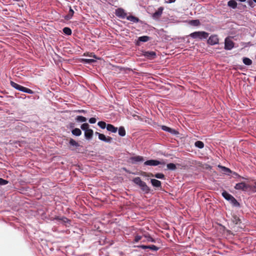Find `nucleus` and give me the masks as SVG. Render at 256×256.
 Listing matches in <instances>:
<instances>
[{
    "instance_id": "16",
    "label": "nucleus",
    "mask_w": 256,
    "mask_h": 256,
    "mask_svg": "<svg viewBox=\"0 0 256 256\" xmlns=\"http://www.w3.org/2000/svg\"><path fill=\"white\" fill-rule=\"evenodd\" d=\"M106 130L112 132L116 133L118 130V128L111 124H108L106 126Z\"/></svg>"
},
{
    "instance_id": "28",
    "label": "nucleus",
    "mask_w": 256,
    "mask_h": 256,
    "mask_svg": "<svg viewBox=\"0 0 256 256\" xmlns=\"http://www.w3.org/2000/svg\"><path fill=\"white\" fill-rule=\"evenodd\" d=\"M63 32L68 36H70L72 34V30L70 28L65 27L63 28Z\"/></svg>"
},
{
    "instance_id": "41",
    "label": "nucleus",
    "mask_w": 256,
    "mask_h": 256,
    "mask_svg": "<svg viewBox=\"0 0 256 256\" xmlns=\"http://www.w3.org/2000/svg\"><path fill=\"white\" fill-rule=\"evenodd\" d=\"M8 184V181L0 178V185H6Z\"/></svg>"
},
{
    "instance_id": "33",
    "label": "nucleus",
    "mask_w": 256,
    "mask_h": 256,
    "mask_svg": "<svg viewBox=\"0 0 256 256\" xmlns=\"http://www.w3.org/2000/svg\"><path fill=\"white\" fill-rule=\"evenodd\" d=\"M147 248L150 249L152 251H157L159 250V248L154 245L147 246Z\"/></svg>"
},
{
    "instance_id": "23",
    "label": "nucleus",
    "mask_w": 256,
    "mask_h": 256,
    "mask_svg": "<svg viewBox=\"0 0 256 256\" xmlns=\"http://www.w3.org/2000/svg\"><path fill=\"white\" fill-rule=\"evenodd\" d=\"M126 19L130 22H138L139 20L138 18L132 16H128L126 17Z\"/></svg>"
},
{
    "instance_id": "38",
    "label": "nucleus",
    "mask_w": 256,
    "mask_h": 256,
    "mask_svg": "<svg viewBox=\"0 0 256 256\" xmlns=\"http://www.w3.org/2000/svg\"><path fill=\"white\" fill-rule=\"evenodd\" d=\"M22 92L29 94H32L34 93V92L32 90L25 87L24 88Z\"/></svg>"
},
{
    "instance_id": "46",
    "label": "nucleus",
    "mask_w": 256,
    "mask_h": 256,
    "mask_svg": "<svg viewBox=\"0 0 256 256\" xmlns=\"http://www.w3.org/2000/svg\"><path fill=\"white\" fill-rule=\"evenodd\" d=\"M254 190L256 192V182L254 183Z\"/></svg>"
},
{
    "instance_id": "44",
    "label": "nucleus",
    "mask_w": 256,
    "mask_h": 256,
    "mask_svg": "<svg viewBox=\"0 0 256 256\" xmlns=\"http://www.w3.org/2000/svg\"><path fill=\"white\" fill-rule=\"evenodd\" d=\"M142 238V236H136L134 238V242H138Z\"/></svg>"
},
{
    "instance_id": "35",
    "label": "nucleus",
    "mask_w": 256,
    "mask_h": 256,
    "mask_svg": "<svg viewBox=\"0 0 256 256\" xmlns=\"http://www.w3.org/2000/svg\"><path fill=\"white\" fill-rule=\"evenodd\" d=\"M190 24L194 26H198L200 24L199 20H192L190 21Z\"/></svg>"
},
{
    "instance_id": "24",
    "label": "nucleus",
    "mask_w": 256,
    "mask_h": 256,
    "mask_svg": "<svg viewBox=\"0 0 256 256\" xmlns=\"http://www.w3.org/2000/svg\"><path fill=\"white\" fill-rule=\"evenodd\" d=\"M162 130L164 131L170 132L172 134H175V132H176L175 130L172 129L171 128H168L165 126H162Z\"/></svg>"
},
{
    "instance_id": "21",
    "label": "nucleus",
    "mask_w": 256,
    "mask_h": 256,
    "mask_svg": "<svg viewBox=\"0 0 256 256\" xmlns=\"http://www.w3.org/2000/svg\"><path fill=\"white\" fill-rule=\"evenodd\" d=\"M69 144L70 146H74L76 148L80 146L79 144L72 138H70V140Z\"/></svg>"
},
{
    "instance_id": "11",
    "label": "nucleus",
    "mask_w": 256,
    "mask_h": 256,
    "mask_svg": "<svg viewBox=\"0 0 256 256\" xmlns=\"http://www.w3.org/2000/svg\"><path fill=\"white\" fill-rule=\"evenodd\" d=\"M218 167L220 169V172L224 174L229 175L232 172L230 168L225 166H223L218 164Z\"/></svg>"
},
{
    "instance_id": "6",
    "label": "nucleus",
    "mask_w": 256,
    "mask_h": 256,
    "mask_svg": "<svg viewBox=\"0 0 256 256\" xmlns=\"http://www.w3.org/2000/svg\"><path fill=\"white\" fill-rule=\"evenodd\" d=\"M234 42L228 38H226L225 40L224 48L228 50H230L234 48Z\"/></svg>"
},
{
    "instance_id": "1",
    "label": "nucleus",
    "mask_w": 256,
    "mask_h": 256,
    "mask_svg": "<svg viewBox=\"0 0 256 256\" xmlns=\"http://www.w3.org/2000/svg\"><path fill=\"white\" fill-rule=\"evenodd\" d=\"M132 181L134 184L138 185L144 193L148 194L150 192V188L145 182L142 180L140 177L135 178Z\"/></svg>"
},
{
    "instance_id": "14",
    "label": "nucleus",
    "mask_w": 256,
    "mask_h": 256,
    "mask_svg": "<svg viewBox=\"0 0 256 256\" xmlns=\"http://www.w3.org/2000/svg\"><path fill=\"white\" fill-rule=\"evenodd\" d=\"M10 85L12 86L14 88H16L20 91H21V92L23 91L24 86H20V85L14 82H12V81L10 82Z\"/></svg>"
},
{
    "instance_id": "9",
    "label": "nucleus",
    "mask_w": 256,
    "mask_h": 256,
    "mask_svg": "<svg viewBox=\"0 0 256 256\" xmlns=\"http://www.w3.org/2000/svg\"><path fill=\"white\" fill-rule=\"evenodd\" d=\"M164 8L162 7H160L158 10L154 12L152 14V18L154 19H158L162 16Z\"/></svg>"
},
{
    "instance_id": "8",
    "label": "nucleus",
    "mask_w": 256,
    "mask_h": 256,
    "mask_svg": "<svg viewBox=\"0 0 256 256\" xmlns=\"http://www.w3.org/2000/svg\"><path fill=\"white\" fill-rule=\"evenodd\" d=\"M115 14L117 16L122 18H124L126 16L124 10L120 8L116 9Z\"/></svg>"
},
{
    "instance_id": "5",
    "label": "nucleus",
    "mask_w": 256,
    "mask_h": 256,
    "mask_svg": "<svg viewBox=\"0 0 256 256\" xmlns=\"http://www.w3.org/2000/svg\"><path fill=\"white\" fill-rule=\"evenodd\" d=\"M96 134L98 135V138L100 140L108 143H110L112 142V138L111 137H106L104 134L98 133V132H96Z\"/></svg>"
},
{
    "instance_id": "40",
    "label": "nucleus",
    "mask_w": 256,
    "mask_h": 256,
    "mask_svg": "<svg viewBox=\"0 0 256 256\" xmlns=\"http://www.w3.org/2000/svg\"><path fill=\"white\" fill-rule=\"evenodd\" d=\"M146 241L148 242H155V240L150 236H146Z\"/></svg>"
},
{
    "instance_id": "19",
    "label": "nucleus",
    "mask_w": 256,
    "mask_h": 256,
    "mask_svg": "<svg viewBox=\"0 0 256 256\" xmlns=\"http://www.w3.org/2000/svg\"><path fill=\"white\" fill-rule=\"evenodd\" d=\"M74 14V11L72 10L71 7L70 8L68 14L64 16L65 19L68 20L72 18Z\"/></svg>"
},
{
    "instance_id": "36",
    "label": "nucleus",
    "mask_w": 256,
    "mask_h": 256,
    "mask_svg": "<svg viewBox=\"0 0 256 256\" xmlns=\"http://www.w3.org/2000/svg\"><path fill=\"white\" fill-rule=\"evenodd\" d=\"M80 128L86 132V130H88L89 129V125L87 123H84L82 124Z\"/></svg>"
},
{
    "instance_id": "37",
    "label": "nucleus",
    "mask_w": 256,
    "mask_h": 256,
    "mask_svg": "<svg viewBox=\"0 0 256 256\" xmlns=\"http://www.w3.org/2000/svg\"><path fill=\"white\" fill-rule=\"evenodd\" d=\"M195 146L200 148H202L204 147V143L201 141H196L195 142Z\"/></svg>"
},
{
    "instance_id": "25",
    "label": "nucleus",
    "mask_w": 256,
    "mask_h": 256,
    "mask_svg": "<svg viewBox=\"0 0 256 256\" xmlns=\"http://www.w3.org/2000/svg\"><path fill=\"white\" fill-rule=\"evenodd\" d=\"M230 203L234 206L238 207L240 206V204L236 200L233 196L232 198L229 200Z\"/></svg>"
},
{
    "instance_id": "39",
    "label": "nucleus",
    "mask_w": 256,
    "mask_h": 256,
    "mask_svg": "<svg viewBox=\"0 0 256 256\" xmlns=\"http://www.w3.org/2000/svg\"><path fill=\"white\" fill-rule=\"evenodd\" d=\"M82 60L86 64H91L95 62L93 59H84Z\"/></svg>"
},
{
    "instance_id": "10",
    "label": "nucleus",
    "mask_w": 256,
    "mask_h": 256,
    "mask_svg": "<svg viewBox=\"0 0 256 256\" xmlns=\"http://www.w3.org/2000/svg\"><path fill=\"white\" fill-rule=\"evenodd\" d=\"M144 55L146 58L150 60L154 59L156 56V52L152 51L146 52Z\"/></svg>"
},
{
    "instance_id": "53",
    "label": "nucleus",
    "mask_w": 256,
    "mask_h": 256,
    "mask_svg": "<svg viewBox=\"0 0 256 256\" xmlns=\"http://www.w3.org/2000/svg\"><path fill=\"white\" fill-rule=\"evenodd\" d=\"M254 2H256V0H252Z\"/></svg>"
},
{
    "instance_id": "47",
    "label": "nucleus",
    "mask_w": 256,
    "mask_h": 256,
    "mask_svg": "<svg viewBox=\"0 0 256 256\" xmlns=\"http://www.w3.org/2000/svg\"><path fill=\"white\" fill-rule=\"evenodd\" d=\"M218 159H219V158L218 156H214V160H218Z\"/></svg>"
},
{
    "instance_id": "27",
    "label": "nucleus",
    "mask_w": 256,
    "mask_h": 256,
    "mask_svg": "<svg viewBox=\"0 0 256 256\" xmlns=\"http://www.w3.org/2000/svg\"><path fill=\"white\" fill-rule=\"evenodd\" d=\"M242 61H243V62L246 65H247V66H250V65L252 64V60L248 58H243Z\"/></svg>"
},
{
    "instance_id": "12",
    "label": "nucleus",
    "mask_w": 256,
    "mask_h": 256,
    "mask_svg": "<svg viewBox=\"0 0 256 256\" xmlns=\"http://www.w3.org/2000/svg\"><path fill=\"white\" fill-rule=\"evenodd\" d=\"M130 160H132V163L141 162L144 160L143 157L140 156H132L130 158Z\"/></svg>"
},
{
    "instance_id": "51",
    "label": "nucleus",
    "mask_w": 256,
    "mask_h": 256,
    "mask_svg": "<svg viewBox=\"0 0 256 256\" xmlns=\"http://www.w3.org/2000/svg\"><path fill=\"white\" fill-rule=\"evenodd\" d=\"M208 168H209V170H211V169H212L211 166H208Z\"/></svg>"
},
{
    "instance_id": "30",
    "label": "nucleus",
    "mask_w": 256,
    "mask_h": 256,
    "mask_svg": "<svg viewBox=\"0 0 256 256\" xmlns=\"http://www.w3.org/2000/svg\"><path fill=\"white\" fill-rule=\"evenodd\" d=\"M167 168L170 170H175L176 168L175 164L173 163H170L166 165Z\"/></svg>"
},
{
    "instance_id": "42",
    "label": "nucleus",
    "mask_w": 256,
    "mask_h": 256,
    "mask_svg": "<svg viewBox=\"0 0 256 256\" xmlns=\"http://www.w3.org/2000/svg\"><path fill=\"white\" fill-rule=\"evenodd\" d=\"M247 2L250 7H254V1L252 0H248Z\"/></svg>"
},
{
    "instance_id": "34",
    "label": "nucleus",
    "mask_w": 256,
    "mask_h": 256,
    "mask_svg": "<svg viewBox=\"0 0 256 256\" xmlns=\"http://www.w3.org/2000/svg\"><path fill=\"white\" fill-rule=\"evenodd\" d=\"M98 125L101 128H102V129H104L105 128H106V124L105 122H102V121H100V122H99L98 123Z\"/></svg>"
},
{
    "instance_id": "20",
    "label": "nucleus",
    "mask_w": 256,
    "mask_h": 256,
    "mask_svg": "<svg viewBox=\"0 0 256 256\" xmlns=\"http://www.w3.org/2000/svg\"><path fill=\"white\" fill-rule=\"evenodd\" d=\"M72 132L73 135H74L76 136H80L82 134L81 130H80V129L78 128H75L74 130H72Z\"/></svg>"
},
{
    "instance_id": "50",
    "label": "nucleus",
    "mask_w": 256,
    "mask_h": 256,
    "mask_svg": "<svg viewBox=\"0 0 256 256\" xmlns=\"http://www.w3.org/2000/svg\"><path fill=\"white\" fill-rule=\"evenodd\" d=\"M234 175H236V176H237V175H238V174H237L236 172H234Z\"/></svg>"
},
{
    "instance_id": "15",
    "label": "nucleus",
    "mask_w": 256,
    "mask_h": 256,
    "mask_svg": "<svg viewBox=\"0 0 256 256\" xmlns=\"http://www.w3.org/2000/svg\"><path fill=\"white\" fill-rule=\"evenodd\" d=\"M150 182L153 186L156 188L161 187L162 183L160 180L156 179H151Z\"/></svg>"
},
{
    "instance_id": "3",
    "label": "nucleus",
    "mask_w": 256,
    "mask_h": 256,
    "mask_svg": "<svg viewBox=\"0 0 256 256\" xmlns=\"http://www.w3.org/2000/svg\"><path fill=\"white\" fill-rule=\"evenodd\" d=\"M165 164L166 163L164 161H159L156 160H148L144 162V165L150 166H156L159 164Z\"/></svg>"
},
{
    "instance_id": "29",
    "label": "nucleus",
    "mask_w": 256,
    "mask_h": 256,
    "mask_svg": "<svg viewBox=\"0 0 256 256\" xmlns=\"http://www.w3.org/2000/svg\"><path fill=\"white\" fill-rule=\"evenodd\" d=\"M76 120L78 122H85L86 120V118L83 116H76Z\"/></svg>"
},
{
    "instance_id": "52",
    "label": "nucleus",
    "mask_w": 256,
    "mask_h": 256,
    "mask_svg": "<svg viewBox=\"0 0 256 256\" xmlns=\"http://www.w3.org/2000/svg\"><path fill=\"white\" fill-rule=\"evenodd\" d=\"M80 112H84V110H82Z\"/></svg>"
},
{
    "instance_id": "45",
    "label": "nucleus",
    "mask_w": 256,
    "mask_h": 256,
    "mask_svg": "<svg viewBox=\"0 0 256 256\" xmlns=\"http://www.w3.org/2000/svg\"><path fill=\"white\" fill-rule=\"evenodd\" d=\"M138 248H141L142 249H146L147 248V246H145V245H140V246H136Z\"/></svg>"
},
{
    "instance_id": "18",
    "label": "nucleus",
    "mask_w": 256,
    "mask_h": 256,
    "mask_svg": "<svg viewBox=\"0 0 256 256\" xmlns=\"http://www.w3.org/2000/svg\"><path fill=\"white\" fill-rule=\"evenodd\" d=\"M222 196L228 200H230L233 197L232 196L227 192L226 191H224L222 192Z\"/></svg>"
},
{
    "instance_id": "32",
    "label": "nucleus",
    "mask_w": 256,
    "mask_h": 256,
    "mask_svg": "<svg viewBox=\"0 0 256 256\" xmlns=\"http://www.w3.org/2000/svg\"><path fill=\"white\" fill-rule=\"evenodd\" d=\"M152 176H154L155 178L159 179H164V175L162 173H157L154 175L152 174Z\"/></svg>"
},
{
    "instance_id": "26",
    "label": "nucleus",
    "mask_w": 256,
    "mask_h": 256,
    "mask_svg": "<svg viewBox=\"0 0 256 256\" xmlns=\"http://www.w3.org/2000/svg\"><path fill=\"white\" fill-rule=\"evenodd\" d=\"M118 134L121 136H124L126 135V131L124 127L121 126L119 128Z\"/></svg>"
},
{
    "instance_id": "7",
    "label": "nucleus",
    "mask_w": 256,
    "mask_h": 256,
    "mask_svg": "<svg viewBox=\"0 0 256 256\" xmlns=\"http://www.w3.org/2000/svg\"><path fill=\"white\" fill-rule=\"evenodd\" d=\"M219 42V39L217 35L214 34L212 35L209 37V44L211 45H214L216 44H218Z\"/></svg>"
},
{
    "instance_id": "31",
    "label": "nucleus",
    "mask_w": 256,
    "mask_h": 256,
    "mask_svg": "<svg viewBox=\"0 0 256 256\" xmlns=\"http://www.w3.org/2000/svg\"><path fill=\"white\" fill-rule=\"evenodd\" d=\"M150 40V37L148 36H142L138 38V40L142 42H146Z\"/></svg>"
},
{
    "instance_id": "49",
    "label": "nucleus",
    "mask_w": 256,
    "mask_h": 256,
    "mask_svg": "<svg viewBox=\"0 0 256 256\" xmlns=\"http://www.w3.org/2000/svg\"><path fill=\"white\" fill-rule=\"evenodd\" d=\"M239 0L241 2H244L246 1V0Z\"/></svg>"
},
{
    "instance_id": "43",
    "label": "nucleus",
    "mask_w": 256,
    "mask_h": 256,
    "mask_svg": "<svg viewBox=\"0 0 256 256\" xmlns=\"http://www.w3.org/2000/svg\"><path fill=\"white\" fill-rule=\"evenodd\" d=\"M89 122L90 124H94L96 122V118H91L89 120Z\"/></svg>"
},
{
    "instance_id": "2",
    "label": "nucleus",
    "mask_w": 256,
    "mask_h": 256,
    "mask_svg": "<svg viewBox=\"0 0 256 256\" xmlns=\"http://www.w3.org/2000/svg\"><path fill=\"white\" fill-rule=\"evenodd\" d=\"M190 36L193 38L200 40L206 38L208 34L204 32H196L190 34Z\"/></svg>"
},
{
    "instance_id": "17",
    "label": "nucleus",
    "mask_w": 256,
    "mask_h": 256,
    "mask_svg": "<svg viewBox=\"0 0 256 256\" xmlns=\"http://www.w3.org/2000/svg\"><path fill=\"white\" fill-rule=\"evenodd\" d=\"M228 6L234 9L237 7V3L234 0H230L228 2Z\"/></svg>"
},
{
    "instance_id": "48",
    "label": "nucleus",
    "mask_w": 256,
    "mask_h": 256,
    "mask_svg": "<svg viewBox=\"0 0 256 256\" xmlns=\"http://www.w3.org/2000/svg\"><path fill=\"white\" fill-rule=\"evenodd\" d=\"M175 0H169L168 2L169 3L174 2H175Z\"/></svg>"
},
{
    "instance_id": "22",
    "label": "nucleus",
    "mask_w": 256,
    "mask_h": 256,
    "mask_svg": "<svg viewBox=\"0 0 256 256\" xmlns=\"http://www.w3.org/2000/svg\"><path fill=\"white\" fill-rule=\"evenodd\" d=\"M240 219L236 215L232 216V221L235 224H238L240 222Z\"/></svg>"
},
{
    "instance_id": "13",
    "label": "nucleus",
    "mask_w": 256,
    "mask_h": 256,
    "mask_svg": "<svg viewBox=\"0 0 256 256\" xmlns=\"http://www.w3.org/2000/svg\"><path fill=\"white\" fill-rule=\"evenodd\" d=\"M93 130L89 128L88 130H86L84 132L85 138L87 140H90L92 138L93 136Z\"/></svg>"
},
{
    "instance_id": "4",
    "label": "nucleus",
    "mask_w": 256,
    "mask_h": 256,
    "mask_svg": "<svg viewBox=\"0 0 256 256\" xmlns=\"http://www.w3.org/2000/svg\"><path fill=\"white\" fill-rule=\"evenodd\" d=\"M250 188L248 184H246L244 182L236 184L234 186L235 189L237 190H242L243 191L247 190Z\"/></svg>"
}]
</instances>
